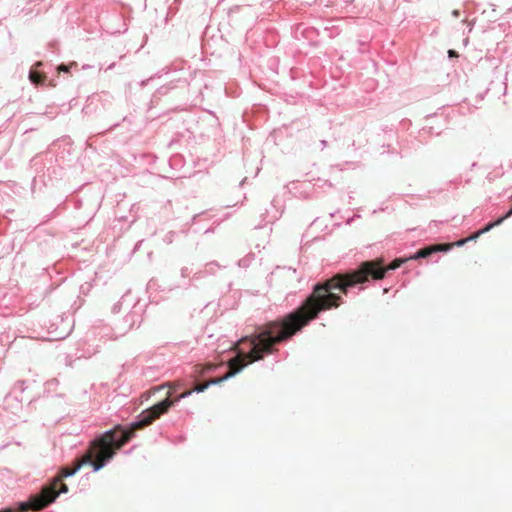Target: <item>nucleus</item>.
<instances>
[{
	"mask_svg": "<svg viewBox=\"0 0 512 512\" xmlns=\"http://www.w3.org/2000/svg\"><path fill=\"white\" fill-rule=\"evenodd\" d=\"M29 78L34 84H42L46 79V75L41 72L31 70Z\"/></svg>",
	"mask_w": 512,
	"mask_h": 512,
	"instance_id": "obj_6",
	"label": "nucleus"
},
{
	"mask_svg": "<svg viewBox=\"0 0 512 512\" xmlns=\"http://www.w3.org/2000/svg\"><path fill=\"white\" fill-rule=\"evenodd\" d=\"M192 393V391H187L185 393H183L180 397L183 398V397H186L188 395H190Z\"/></svg>",
	"mask_w": 512,
	"mask_h": 512,
	"instance_id": "obj_10",
	"label": "nucleus"
},
{
	"mask_svg": "<svg viewBox=\"0 0 512 512\" xmlns=\"http://www.w3.org/2000/svg\"><path fill=\"white\" fill-rule=\"evenodd\" d=\"M485 232H481V230L477 231L473 235H471L468 238L458 240L455 243H447V244H436L431 245L428 247H425L421 250H419L414 256L410 257L409 259H418V258H425L430 256L433 253L436 252H446L449 251L453 246H463L465 243L471 240H476L480 235L484 234Z\"/></svg>",
	"mask_w": 512,
	"mask_h": 512,
	"instance_id": "obj_4",
	"label": "nucleus"
},
{
	"mask_svg": "<svg viewBox=\"0 0 512 512\" xmlns=\"http://www.w3.org/2000/svg\"><path fill=\"white\" fill-rule=\"evenodd\" d=\"M408 259H395L384 266L383 259L362 262L355 270L337 273L323 282L313 286L311 294L292 313L290 320L295 321L300 330L310 321L316 319L323 311L337 309L344 303L343 295L357 284H363L370 278L381 280L388 270L399 268Z\"/></svg>",
	"mask_w": 512,
	"mask_h": 512,
	"instance_id": "obj_2",
	"label": "nucleus"
},
{
	"mask_svg": "<svg viewBox=\"0 0 512 512\" xmlns=\"http://www.w3.org/2000/svg\"><path fill=\"white\" fill-rule=\"evenodd\" d=\"M452 14H453L454 17H458L459 16V11L458 10H454L452 12Z\"/></svg>",
	"mask_w": 512,
	"mask_h": 512,
	"instance_id": "obj_11",
	"label": "nucleus"
},
{
	"mask_svg": "<svg viewBox=\"0 0 512 512\" xmlns=\"http://www.w3.org/2000/svg\"><path fill=\"white\" fill-rule=\"evenodd\" d=\"M216 367L217 366L215 364H206L204 366L196 365L194 368H195V373H197L198 375H203L208 371L214 370Z\"/></svg>",
	"mask_w": 512,
	"mask_h": 512,
	"instance_id": "obj_7",
	"label": "nucleus"
},
{
	"mask_svg": "<svg viewBox=\"0 0 512 512\" xmlns=\"http://www.w3.org/2000/svg\"><path fill=\"white\" fill-rule=\"evenodd\" d=\"M0 512H14L12 509L8 508V509H5V510H0Z\"/></svg>",
	"mask_w": 512,
	"mask_h": 512,
	"instance_id": "obj_12",
	"label": "nucleus"
},
{
	"mask_svg": "<svg viewBox=\"0 0 512 512\" xmlns=\"http://www.w3.org/2000/svg\"><path fill=\"white\" fill-rule=\"evenodd\" d=\"M449 57H458V53L455 50L450 49L448 51Z\"/></svg>",
	"mask_w": 512,
	"mask_h": 512,
	"instance_id": "obj_8",
	"label": "nucleus"
},
{
	"mask_svg": "<svg viewBox=\"0 0 512 512\" xmlns=\"http://www.w3.org/2000/svg\"><path fill=\"white\" fill-rule=\"evenodd\" d=\"M58 69H59L60 71H65V72H67V71H68V67H67V66H65V65H61V66H59V68H58Z\"/></svg>",
	"mask_w": 512,
	"mask_h": 512,
	"instance_id": "obj_9",
	"label": "nucleus"
},
{
	"mask_svg": "<svg viewBox=\"0 0 512 512\" xmlns=\"http://www.w3.org/2000/svg\"><path fill=\"white\" fill-rule=\"evenodd\" d=\"M511 216H512V208L504 216L500 217L495 222L488 223L483 229H481V232L490 231L493 227L502 224L504 222V220H506L507 218H509Z\"/></svg>",
	"mask_w": 512,
	"mask_h": 512,
	"instance_id": "obj_5",
	"label": "nucleus"
},
{
	"mask_svg": "<svg viewBox=\"0 0 512 512\" xmlns=\"http://www.w3.org/2000/svg\"><path fill=\"white\" fill-rule=\"evenodd\" d=\"M300 331L295 321L290 320V314L281 321L269 322L258 329V333L243 337L235 345L238 354L229 360L228 372L222 376L210 379L205 383L197 384L196 392L205 391L210 385L219 384L234 376L246 365L261 360L264 354L274 352V346Z\"/></svg>",
	"mask_w": 512,
	"mask_h": 512,
	"instance_id": "obj_3",
	"label": "nucleus"
},
{
	"mask_svg": "<svg viewBox=\"0 0 512 512\" xmlns=\"http://www.w3.org/2000/svg\"><path fill=\"white\" fill-rule=\"evenodd\" d=\"M173 403L174 401L171 400L170 395H168L163 401L143 411L140 414L139 420L132 425L130 430L122 431L115 429L104 433L99 439L92 443L89 450L82 457L74 461L72 468H62L58 477H56L49 486L44 487L40 494L31 497L27 503H24L22 509L39 511L52 503L60 493L68 491L67 485L62 483V479L73 475L82 466L92 465L94 471L101 469L105 462L113 457L115 451L133 437L136 430L150 425L153 421L166 413Z\"/></svg>",
	"mask_w": 512,
	"mask_h": 512,
	"instance_id": "obj_1",
	"label": "nucleus"
}]
</instances>
